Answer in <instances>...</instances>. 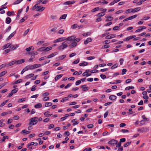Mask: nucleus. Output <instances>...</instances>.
<instances>
[{
    "mask_svg": "<svg viewBox=\"0 0 151 151\" xmlns=\"http://www.w3.org/2000/svg\"><path fill=\"white\" fill-rule=\"evenodd\" d=\"M44 42V41L42 40L40 41H38L37 43V45H39L42 44Z\"/></svg>",
    "mask_w": 151,
    "mask_h": 151,
    "instance_id": "8fccbe9b",
    "label": "nucleus"
},
{
    "mask_svg": "<svg viewBox=\"0 0 151 151\" xmlns=\"http://www.w3.org/2000/svg\"><path fill=\"white\" fill-rule=\"evenodd\" d=\"M92 39L91 37H88L84 41V44L85 45L87 44L88 43L91 42L92 41Z\"/></svg>",
    "mask_w": 151,
    "mask_h": 151,
    "instance_id": "9d476101",
    "label": "nucleus"
},
{
    "mask_svg": "<svg viewBox=\"0 0 151 151\" xmlns=\"http://www.w3.org/2000/svg\"><path fill=\"white\" fill-rule=\"evenodd\" d=\"M19 47V45H11L10 47L12 50H14L17 48Z\"/></svg>",
    "mask_w": 151,
    "mask_h": 151,
    "instance_id": "f3484780",
    "label": "nucleus"
},
{
    "mask_svg": "<svg viewBox=\"0 0 151 151\" xmlns=\"http://www.w3.org/2000/svg\"><path fill=\"white\" fill-rule=\"evenodd\" d=\"M50 111H46L44 113V115L46 116H50L52 115V114H50Z\"/></svg>",
    "mask_w": 151,
    "mask_h": 151,
    "instance_id": "412c9836",
    "label": "nucleus"
},
{
    "mask_svg": "<svg viewBox=\"0 0 151 151\" xmlns=\"http://www.w3.org/2000/svg\"><path fill=\"white\" fill-rule=\"evenodd\" d=\"M116 37V35L114 34H112L110 35L107 36L105 38L106 39H111Z\"/></svg>",
    "mask_w": 151,
    "mask_h": 151,
    "instance_id": "2eb2a0df",
    "label": "nucleus"
},
{
    "mask_svg": "<svg viewBox=\"0 0 151 151\" xmlns=\"http://www.w3.org/2000/svg\"><path fill=\"white\" fill-rule=\"evenodd\" d=\"M88 65V63L86 62L83 61L81 63L79 64V65L81 66H84Z\"/></svg>",
    "mask_w": 151,
    "mask_h": 151,
    "instance_id": "f8f14e48",
    "label": "nucleus"
},
{
    "mask_svg": "<svg viewBox=\"0 0 151 151\" xmlns=\"http://www.w3.org/2000/svg\"><path fill=\"white\" fill-rule=\"evenodd\" d=\"M89 72V70H86V71L85 72L83 73V76H87V75L88 74V73Z\"/></svg>",
    "mask_w": 151,
    "mask_h": 151,
    "instance_id": "c756f323",
    "label": "nucleus"
},
{
    "mask_svg": "<svg viewBox=\"0 0 151 151\" xmlns=\"http://www.w3.org/2000/svg\"><path fill=\"white\" fill-rule=\"evenodd\" d=\"M57 31V28L55 27L52 28L51 29L50 31L51 32H52L54 33H55Z\"/></svg>",
    "mask_w": 151,
    "mask_h": 151,
    "instance_id": "bb28decb",
    "label": "nucleus"
},
{
    "mask_svg": "<svg viewBox=\"0 0 151 151\" xmlns=\"http://www.w3.org/2000/svg\"><path fill=\"white\" fill-rule=\"evenodd\" d=\"M6 23L7 24L10 23L11 21V18L9 17H8L6 18Z\"/></svg>",
    "mask_w": 151,
    "mask_h": 151,
    "instance_id": "ea45409f",
    "label": "nucleus"
},
{
    "mask_svg": "<svg viewBox=\"0 0 151 151\" xmlns=\"http://www.w3.org/2000/svg\"><path fill=\"white\" fill-rule=\"evenodd\" d=\"M134 88V86H129L125 88V90H129L130 89H133Z\"/></svg>",
    "mask_w": 151,
    "mask_h": 151,
    "instance_id": "5fc2aeb1",
    "label": "nucleus"
},
{
    "mask_svg": "<svg viewBox=\"0 0 151 151\" xmlns=\"http://www.w3.org/2000/svg\"><path fill=\"white\" fill-rule=\"evenodd\" d=\"M133 12H132V9H130L128 10H127L125 11V13L127 14L128 13H130Z\"/></svg>",
    "mask_w": 151,
    "mask_h": 151,
    "instance_id": "49530a36",
    "label": "nucleus"
},
{
    "mask_svg": "<svg viewBox=\"0 0 151 151\" xmlns=\"http://www.w3.org/2000/svg\"><path fill=\"white\" fill-rule=\"evenodd\" d=\"M38 3L36 4L31 9L32 10H35L36 11H40L41 12L42 11L45 9V7H42L41 6H39L38 5Z\"/></svg>",
    "mask_w": 151,
    "mask_h": 151,
    "instance_id": "f257e3e1",
    "label": "nucleus"
},
{
    "mask_svg": "<svg viewBox=\"0 0 151 151\" xmlns=\"http://www.w3.org/2000/svg\"><path fill=\"white\" fill-rule=\"evenodd\" d=\"M91 34V33L90 32H88L85 33L83 34V35L85 37H86L88 36L89 35Z\"/></svg>",
    "mask_w": 151,
    "mask_h": 151,
    "instance_id": "a18cd8bd",
    "label": "nucleus"
},
{
    "mask_svg": "<svg viewBox=\"0 0 151 151\" xmlns=\"http://www.w3.org/2000/svg\"><path fill=\"white\" fill-rule=\"evenodd\" d=\"M81 88L83 89V91H85L88 89V88L85 85H83L81 86Z\"/></svg>",
    "mask_w": 151,
    "mask_h": 151,
    "instance_id": "f704fd0d",
    "label": "nucleus"
},
{
    "mask_svg": "<svg viewBox=\"0 0 151 151\" xmlns=\"http://www.w3.org/2000/svg\"><path fill=\"white\" fill-rule=\"evenodd\" d=\"M65 40V37H61L54 40L53 42L54 43H57L63 41Z\"/></svg>",
    "mask_w": 151,
    "mask_h": 151,
    "instance_id": "423d86ee",
    "label": "nucleus"
},
{
    "mask_svg": "<svg viewBox=\"0 0 151 151\" xmlns=\"http://www.w3.org/2000/svg\"><path fill=\"white\" fill-rule=\"evenodd\" d=\"M81 38H75L74 42H76V43L77 42H78L81 40Z\"/></svg>",
    "mask_w": 151,
    "mask_h": 151,
    "instance_id": "774afa93",
    "label": "nucleus"
},
{
    "mask_svg": "<svg viewBox=\"0 0 151 151\" xmlns=\"http://www.w3.org/2000/svg\"><path fill=\"white\" fill-rule=\"evenodd\" d=\"M67 16V14H63L59 18L60 20H61L62 19H65L66 18Z\"/></svg>",
    "mask_w": 151,
    "mask_h": 151,
    "instance_id": "e433bc0d",
    "label": "nucleus"
},
{
    "mask_svg": "<svg viewBox=\"0 0 151 151\" xmlns=\"http://www.w3.org/2000/svg\"><path fill=\"white\" fill-rule=\"evenodd\" d=\"M105 17L106 18L105 21L106 22L111 21L113 19V17L109 14L106 15Z\"/></svg>",
    "mask_w": 151,
    "mask_h": 151,
    "instance_id": "39448f33",
    "label": "nucleus"
},
{
    "mask_svg": "<svg viewBox=\"0 0 151 151\" xmlns=\"http://www.w3.org/2000/svg\"><path fill=\"white\" fill-rule=\"evenodd\" d=\"M71 122L73 123V126H75L78 124V122L76 120V119L72 120L71 121Z\"/></svg>",
    "mask_w": 151,
    "mask_h": 151,
    "instance_id": "4be33fe9",
    "label": "nucleus"
},
{
    "mask_svg": "<svg viewBox=\"0 0 151 151\" xmlns=\"http://www.w3.org/2000/svg\"><path fill=\"white\" fill-rule=\"evenodd\" d=\"M37 51L41 52L43 51H45V47H41L38 49Z\"/></svg>",
    "mask_w": 151,
    "mask_h": 151,
    "instance_id": "58836bf2",
    "label": "nucleus"
},
{
    "mask_svg": "<svg viewBox=\"0 0 151 151\" xmlns=\"http://www.w3.org/2000/svg\"><path fill=\"white\" fill-rule=\"evenodd\" d=\"M29 29H27L24 33V34H23L24 36H25L26 35L28 34V33L29 32Z\"/></svg>",
    "mask_w": 151,
    "mask_h": 151,
    "instance_id": "09e8293b",
    "label": "nucleus"
},
{
    "mask_svg": "<svg viewBox=\"0 0 151 151\" xmlns=\"http://www.w3.org/2000/svg\"><path fill=\"white\" fill-rule=\"evenodd\" d=\"M34 49V47L33 46H31L27 48L26 49V50L27 52H29L30 51L33 50Z\"/></svg>",
    "mask_w": 151,
    "mask_h": 151,
    "instance_id": "6ab92c4d",
    "label": "nucleus"
},
{
    "mask_svg": "<svg viewBox=\"0 0 151 151\" xmlns=\"http://www.w3.org/2000/svg\"><path fill=\"white\" fill-rule=\"evenodd\" d=\"M117 67L118 65L116 63L111 67V69H113L117 68Z\"/></svg>",
    "mask_w": 151,
    "mask_h": 151,
    "instance_id": "864d4df0",
    "label": "nucleus"
},
{
    "mask_svg": "<svg viewBox=\"0 0 151 151\" xmlns=\"http://www.w3.org/2000/svg\"><path fill=\"white\" fill-rule=\"evenodd\" d=\"M34 107L35 108H40L42 107V105L40 103H38L35 105Z\"/></svg>",
    "mask_w": 151,
    "mask_h": 151,
    "instance_id": "2f4dec72",
    "label": "nucleus"
},
{
    "mask_svg": "<svg viewBox=\"0 0 151 151\" xmlns=\"http://www.w3.org/2000/svg\"><path fill=\"white\" fill-rule=\"evenodd\" d=\"M100 9V8L99 7H97L94 8V9L91 10V12H95L96 11H98Z\"/></svg>",
    "mask_w": 151,
    "mask_h": 151,
    "instance_id": "4c0bfd02",
    "label": "nucleus"
},
{
    "mask_svg": "<svg viewBox=\"0 0 151 151\" xmlns=\"http://www.w3.org/2000/svg\"><path fill=\"white\" fill-rule=\"evenodd\" d=\"M68 97H65L63 98L61 101V102H63L65 101L68 100Z\"/></svg>",
    "mask_w": 151,
    "mask_h": 151,
    "instance_id": "c03bdc74",
    "label": "nucleus"
},
{
    "mask_svg": "<svg viewBox=\"0 0 151 151\" xmlns=\"http://www.w3.org/2000/svg\"><path fill=\"white\" fill-rule=\"evenodd\" d=\"M99 10L100 11L102 12V13H104L105 14L107 11V9H106L103 8H100Z\"/></svg>",
    "mask_w": 151,
    "mask_h": 151,
    "instance_id": "c9c22d12",
    "label": "nucleus"
},
{
    "mask_svg": "<svg viewBox=\"0 0 151 151\" xmlns=\"http://www.w3.org/2000/svg\"><path fill=\"white\" fill-rule=\"evenodd\" d=\"M135 37V36H134V35L131 36H129V37L126 38L124 39L123 40L124 41H128L130 40L134 37Z\"/></svg>",
    "mask_w": 151,
    "mask_h": 151,
    "instance_id": "ddd939ff",
    "label": "nucleus"
},
{
    "mask_svg": "<svg viewBox=\"0 0 151 151\" xmlns=\"http://www.w3.org/2000/svg\"><path fill=\"white\" fill-rule=\"evenodd\" d=\"M31 54H33L34 55H37L38 54V52L37 51H34L30 52Z\"/></svg>",
    "mask_w": 151,
    "mask_h": 151,
    "instance_id": "bf43d9fd",
    "label": "nucleus"
},
{
    "mask_svg": "<svg viewBox=\"0 0 151 151\" xmlns=\"http://www.w3.org/2000/svg\"><path fill=\"white\" fill-rule=\"evenodd\" d=\"M67 42L65 41L62 42L61 45L59 46L58 47V49L59 50H61L64 49L68 47L67 45Z\"/></svg>",
    "mask_w": 151,
    "mask_h": 151,
    "instance_id": "20e7f679",
    "label": "nucleus"
},
{
    "mask_svg": "<svg viewBox=\"0 0 151 151\" xmlns=\"http://www.w3.org/2000/svg\"><path fill=\"white\" fill-rule=\"evenodd\" d=\"M66 57V55H64L59 56L58 58L59 60H62L64 59Z\"/></svg>",
    "mask_w": 151,
    "mask_h": 151,
    "instance_id": "7c9ffc66",
    "label": "nucleus"
},
{
    "mask_svg": "<svg viewBox=\"0 0 151 151\" xmlns=\"http://www.w3.org/2000/svg\"><path fill=\"white\" fill-rule=\"evenodd\" d=\"M131 142H127L126 143L124 144V147H126L127 146H128L129 145L130 143Z\"/></svg>",
    "mask_w": 151,
    "mask_h": 151,
    "instance_id": "680f3d73",
    "label": "nucleus"
},
{
    "mask_svg": "<svg viewBox=\"0 0 151 151\" xmlns=\"http://www.w3.org/2000/svg\"><path fill=\"white\" fill-rule=\"evenodd\" d=\"M52 105V103L51 102H46L45 103V107H47L51 106Z\"/></svg>",
    "mask_w": 151,
    "mask_h": 151,
    "instance_id": "a878e982",
    "label": "nucleus"
},
{
    "mask_svg": "<svg viewBox=\"0 0 151 151\" xmlns=\"http://www.w3.org/2000/svg\"><path fill=\"white\" fill-rule=\"evenodd\" d=\"M11 45V44L10 43H7L5 45H4L3 46L2 48V49L4 50L6 48H8V47L10 46Z\"/></svg>",
    "mask_w": 151,
    "mask_h": 151,
    "instance_id": "dca6fc26",
    "label": "nucleus"
},
{
    "mask_svg": "<svg viewBox=\"0 0 151 151\" xmlns=\"http://www.w3.org/2000/svg\"><path fill=\"white\" fill-rule=\"evenodd\" d=\"M45 51H47L52 50V48L51 46H49L46 47H45Z\"/></svg>",
    "mask_w": 151,
    "mask_h": 151,
    "instance_id": "473e14b6",
    "label": "nucleus"
},
{
    "mask_svg": "<svg viewBox=\"0 0 151 151\" xmlns=\"http://www.w3.org/2000/svg\"><path fill=\"white\" fill-rule=\"evenodd\" d=\"M64 29H61L58 31V33L60 35H62L64 33Z\"/></svg>",
    "mask_w": 151,
    "mask_h": 151,
    "instance_id": "de8ad7c7",
    "label": "nucleus"
},
{
    "mask_svg": "<svg viewBox=\"0 0 151 151\" xmlns=\"http://www.w3.org/2000/svg\"><path fill=\"white\" fill-rule=\"evenodd\" d=\"M16 64V60L11 61L10 62L7 63L8 67Z\"/></svg>",
    "mask_w": 151,
    "mask_h": 151,
    "instance_id": "aec40b11",
    "label": "nucleus"
},
{
    "mask_svg": "<svg viewBox=\"0 0 151 151\" xmlns=\"http://www.w3.org/2000/svg\"><path fill=\"white\" fill-rule=\"evenodd\" d=\"M76 38L75 36L73 35L68 37L67 38H65V40H68L70 41L74 42L75 38Z\"/></svg>",
    "mask_w": 151,
    "mask_h": 151,
    "instance_id": "0eeeda50",
    "label": "nucleus"
},
{
    "mask_svg": "<svg viewBox=\"0 0 151 151\" xmlns=\"http://www.w3.org/2000/svg\"><path fill=\"white\" fill-rule=\"evenodd\" d=\"M57 54V52H54V53H52L50 55H48V56L47 57H46V58H52V57H54L55 56V55H56Z\"/></svg>",
    "mask_w": 151,
    "mask_h": 151,
    "instance_id": "a211bd4d",
    "label": "nucleus"
},
{
    "mask_svg": "<svg viewBox=\"0 0 151 151\" xmlns=\"http://www.w3.org/2000/svg\"><path fill=\"white\" fill-rule=\"evenodd\" d=\"M92 150V149L91 148L88 147L84 149L83 151H91Z\"/></svg>",
    "mask_w": 151,
    "mask_h": 151,
    "instance_id": "052dcab7",
    "label": "nucleus"
},
{
    "mask_svg": "<svg viewBox=\"0 0 151 151\" xmlns=\"http://www.w3.org/2000/svg\"><path fill=\"white\" fill-rule=\"evenodd\" d=\"M140 7H137L133 9H132V12H137L140 9Z\"/></svg>",
    "mask_w": 151,
    "mask_h": 151,
    "instance_id": "72a5a7b5",
    "label": "nucleus"
},
{
    "mask_svg": "<svg viewBox=\"0 0 151 151\" xmlns=\"http://www.w3.org/2000/svg\"><path fill=\"white\" fill-rule=\"evenodd\" d=\"M77 26L78 25L77 24H75L71 26V28L72 29H74L76 28Z\"/></svg>",
    "mask_w": 151,
    "mask_h": 151,
    "instance_id": "6e6d98bb",
    "label": "nucleus"
},
{
    "mask_svg": "<svg viewBox=\"0 0 151 151\" xmlns=\"http://www.w3.org/2000/svg\"><path fill=\"white\" fill-rule=\"evenodd\" d=\"M105 13H102V12L98 13L97 15L96 16L99 17H102L104 16L105 15Z\"/></svg>",
    "mask_w": 151,
    "mask_h": 151,
    "instance_id": "393cba45",
    "label": "nucleus"
},
{
    "mask_svg": "<svg viewBox=\"0 0 151 151\" xmlns=\"http://www.w3.org/2000/svg\"><path fill=\"white\" fill-rule=\"evenodd\" d=\"M3 139L0 140V142H4L6 139H8V136H5L3 137Z\"/></svg>",
    "mask_w": 151,
    "mask_h": 151,
    "instance_id": "0e129e2a",
    "label": "nucleus"
},
{
    "mask_svg": "<svg viewBox=\"0 0 151 151\" xmlns=\"http://www.w3.org/2000/svg\"><path fill=\"white\" fill-rule=\"evenodd\" d=\"M62 74H60L57 75L55 78V81H57L58 80L62 77Z\"/></svg>",
    "mask_w": 151,
    "mask_h": 151,
    "instance_id": "b1692460",
    "label": "nucleus"
},
{
    "mask_svg": "<svg viewBox=\"0 0 151 151\" xmlns=\"http://www.w3.org/2000/svg\"><path fill=\"white\" fill-rule=\"evenodd\" d=\"M15 32H14L10 34V35L7 38V40H9L14 35Z\"/></svg>",
    "mask_w": 151,
    "mask_h": 151,
    "instance_id": "c85d7f7f",
    "label": "nucleus"
},
{
    "mask_svg": "<svg viewBox=\"0 0 151 151\" xmlns=\"http://www.w3.org/2000/svg\"><path fill=\"white\" fill-rule=\"evenodd\" d=\"M38 117H37L32 118L30 119L29 125H33L36 124L37 122V119Z\"/></svg>",
    "mask_w": 151,
    "mask_h": 151,
    "instance_id": "7ed1b4c3",
    "label": "nucleus"
},
{
    "mask_svg": "<svg viewBox=\"0 0 151 151\" xmlns=\"http://www.w3.org/2000/svg\"><path fill=\"white\" fill-rule=\"evenodd\" d=\"M1 65V66L2 68L8 67V66L7 63H6L4 64H2Z\"/></svg>",
    "mask_w": 151,
    "mask_h": 151,
    "instance_id": "13d9d810",
    "label": "nucleus"
},
{
    "mask_svg": "<svg viewBox=\"0 0 151 151\" xmlns=\"http://www.w3.org/2000/svg\"><path fill=\"white\" fill-rule=\"evenodd\" d=\"M148 130V129L145 127H143L141 129V132H147Z\"/></svg>",
    "mask_w": 151,
    "mask_h": 151,
    "instance_id": "79ce46f5",
    "label": "nucleus"
},
{
    "mask_svg": "<svg viewBox=\"0 0 151 151\" xmlns=\"http://www.w3.org/2000/svg\"><path fill=\"white\" fill-rule=\"evenodd\" d=\"M96 148L97 149H105V147L103 146H98L96 147Z\"/></svg>",
    "mask_w": 151,
    "mask_h": 151,
    "instance_id": "69168bd1",
    "label": "nucleus"
},
{
    "mask_svg": "<svg viewBox=\"0 0 151 151\" xmlns=\"http://www.w3.org/2000/svg\"><path fill=\"white\" fill-rule=\"evenodd\" d=\"M95 58V57L94 56H90L87 58V59L88 60H91L94 59Z\"/></svg>",
    "mask_w": 151,
    "mask_h": 151,
    "instance_id": "3c124183",
    "label": "nucleus"
},
{
    "mask_svg": "<svg viewBox=\"0 0 151 151\" xmlns=\"http://www.w3.org/2000/svg\"><path fill=\"white\" fill-rule=\"evenodd\" d=\"M109 99L111 100H114L116 99V96L114 95H111L109 96Z\"/></svg>",
    "mask_w": 151,
    "mask_h": 151,
    "instance_id": "5701e85b",
    "label": "nucleus"
},
{
    "mask_svg": "<svg viewBox=\"0 0 151 151\" xmlns=\"http://www.w3.org/2000/svg\"><path fill=\"white\" fill-rule=\"evenodd\" d=\"M7 73L6 70H4L0 73V77L3 76H4Z\"/></svg>",
    "mask_w": 151,
    "mask_h": 151,
    "instance_id": "cd10ccee",
    "label": "nucleus"
},
{
    "mask_svg": "<svg viewBox=\"0 0 151 151\" xmlns=\"http://www.w3.org/2000/svg\"><path fill=\"white\" fill-rule=\"evenodd\" d=\"M24 60L23 59H22L18 60H16V64H20L24 63Z\"/></svg>",
    "mask_w": 151,
    "mask_h": 151,
    "instance_id": "4468645a",
    "label": "nucleus"
},
{
    "mask_svg": "<svg viewBox=\"0 0 151 151\" xmlns=\"http://www.w3.org/2000/svg\"><path fill=\"white\" fill-rule=\"evenodd\" d=\"M121 132L123 133H128L129 132V131L127 129H122L121 130Z\"/></svg>",
    "mask_w": 151,
    "mask_h": 151,
    "instance_id": "e2e57ef3",
    "label": "nucleus"
},
{
    "mask_svg": "<svg viewBox=\"0 0 151 151\" xmlns=\"http://www.w3.org/2000/svg\"><path fill=\"white\" fill-rule=\"evenodd\" d=\"M102 19L101 17H99L96 20V22H100L102 20Z\"/></svg>",
    "mask_w": 151,
    "mask_h": 151,
    "instance_id": "338daca9",
    "label": "nucleus"
},
{
    "mask_svg": "<svg viewBox=\"0 0 151 151\" xmlns=\"http://www.w3.org/2000/svg\"><path fill=\"white\" fill-rule=\"evenodd\" d=\"M142 117L145 121H149V119L146 118L145 115H143L142 116Z\"/></svg>",
    "mask_w": 151,
    "mask_h": 151,
    "instance_id": "4d7b16f0",
    "label": "nucleus"
},
{
    "mask_svg": "<svg viewBox=\"0 0 151 151\" xmlns=\"http://www.w3.org/2000/svg\"><path fill=\"white\" fill-rule=\"evenodd\" d=\"M41 66V65L40 64H35L33 65L27 66L25 67L24 69L26 70H32Z\"/></svg>",
    "mask_w": 151,
    "mask_h": 151,
    "instance_id": "f03ea898",
    "label": "nucleus"
},
{
    "mask_svg": "<svg viewBox=\"0 0 151 151\" xmlns=\"http://www.w3.org/2000/svg\"><path fill=\"white\" fill-rule=\"evenodd\" d=\"M117 143V141L114 139H112L111 140L109 141L108 143L110 145L114 146L116 145Z\"/></svg>",
    "mask_w": 151,
    "mask_h": 151,
    "instance_id": "6e6552de",
    "label": "nucleus"
},
{
    "mask_svg": "<svg viewBox=\"0 0 151 151\" xmlns=\"http://www.w3.org/2000/svg\"><path fill=\"white\" fill-rule=\"evenodd\" d=\"M75 2V1H68L64 2L63 4L64 5L72 4H74Z\"/></svg>",
    "mask_w": 151,
    "mask_h": 151,
    "instance_id": "9b49d317",
    "label": "nucleus"
},
{
    "mask_svg": "<svg viewBox=\"0 0 151 151\" xmlns=\"http://www.w3.org/2000/svg\"><path fill=\"white\" fill-rule=\"evenodd\" d=\"M4 121V120L3 119L0 121V127H2L5 125L3 123Z\"/></svg>",
    "mask_w": 151,
    "mask_h": 151,
    "instance_id": "603ef678",
    "label": "nucleus"
},
{
    "mask_svg": "<svg viewBox=\"0 0 151 151\" xmlns=\"http://www.w3.org/2000/svg\"><path fill=\"white\" fill-rule=\"evenodd\" d=\"M77 45V44L75 42L71 43L69 45V47L70 48H73L76 47Z\"/></svg>",
    "mask_w": 151,
    "mask_h": 151,
    "instance_id": "1a4fd4ad",
    "label": "nucleus"
},
{
    "mask_svg": "<svg viewBox=\"0 0 151 151\" xmlns=\"http://www.w3.org/2000/svg\"><path fill=\"white\" fill-rule=\"evenodd\" d=\"M34 75V74L33 73L30 74L28 75H27L26 76V78H29L32 77Z\"/></svg>",
    "mask_w": 151,
    "mask_h": 151,
    "instance_id": "37998d69",
    "label": "nucleus"
},
{
    "mask_svg": "<svg viewBox=\"0 0 151 151\" xmlns=\"http://www.w3.org/2000/svg\"><path fill=\"white\" fill-rule=\"evenodd\" d=\"M27 18V16H25L21 20H20V22L21 23H22L26 20Z\"/></svg>",
    "mask_w": 151,
    "mask_h": 151,
    "instance_id": "a19ab883",
    "label": "nucleus"
}]
</instances>
